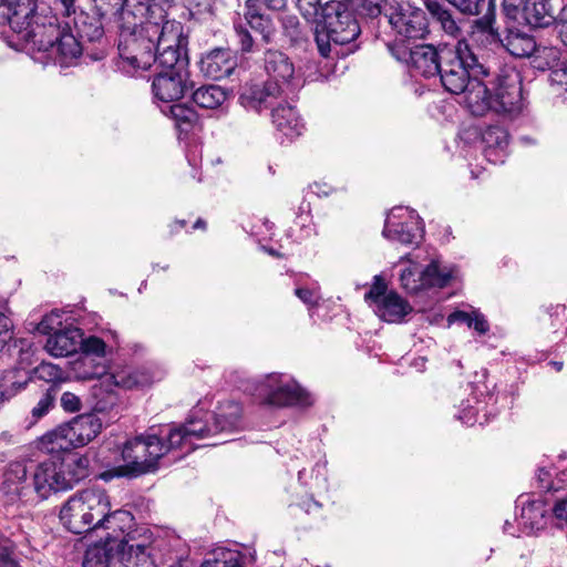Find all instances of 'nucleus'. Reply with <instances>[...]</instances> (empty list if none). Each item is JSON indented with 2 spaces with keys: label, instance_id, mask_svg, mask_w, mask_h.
I'll list each match as a JSON object with an SVG mask.
<instances>
[{
  "label": "nucleus",
  "instance_id": "f257e3e1",
  "mask_svg": "<svg viewBox=\"0 0 567 567\" xmlns=\"http://www.w3.org/2000/svg\"><path fill=\"white\" fill-rule=\"evenodd\" d=\"M474 85L465 101V109L473 116L493 114L503 120H513L523 112L522 79L515 70L498 74L491 82V87L486 83Z\"/></svg>",
  "mask_w": 567,
  "mask_h": 567
},
{
  "label": "nucleus",
  "instance_id": "f03ea898",
  "mask_svg": "<svg viewBox=\"0 0 567 567\" xmlns=\"http://www.w3.org/2000/svg\"><path fill=\"white\" fill-rule=\"evenodd\" d=\"M443 87L452 94H462L461 104L465 107L466 96L474 84H483L481 76L489 71L482 64L465 41L450 48H442L441 68L437 73Z\"/></svg>",
  "mask_w": 567,
  "mask_h": 567
},
{
  "label": "nucleus",
  "instance_id": "7ed1b4c3",
  "mask_svg": "<svg viewBox=\"0 0 567 567\" xmlns=\"http://www.w3.org/2000/svg\"><path fill=\"white\" fill-rule=\"evenodd\" d=\"M89 457L78 454L50 457L38 463L32 468L34 502H42L52 494L72 489L89 475Z\"/></svg>",
  "mask_w": 567,
  "mask_h": 567
},
{
  "label": "nucleus",
  "instance_id": "20e7f679",
  "mask_svg": "<svg viewBox=\"0 0 567 567\" xmlns=\"http://www.w3.org/2000/svg\"><path fill=\"white\" fill-rule=\"evenodd\" d=\"M229 413L219 411L194 412L186 422L179 426H165L167 441L174 450H182L184 454L195 449V441L210 437L217 433L233 431L240 420V406L234 402L228 404Z\"/></svg>",
  "mask_w": 567,
  "mask_h": 567
},
{
  "label": "nucleus",
  "instance_id": "39448f33",
  "mask_svg": "<svg viewBox=\"0 0 567 567\" xmlns=\"http://www.w3.org/2000/svg\"><path fill=\"white\" fill-rule=\"evenodd\" d=\"M264 70L268 80L262 84H252L240 95L245 107L260 112L272 105V101L286 89H295V65L290 58L279 50L269 49L264 53Z\"/></svg>",
  "mask_w": 567,
  "mask_h": 567
},
{
  "label": "nucleus",
  "instance_id": "423d86ee",
  "mask_svg": "<svg viewBox=\"0 0 567 567\" xmlns=\"http://www.w3.org/2000/svg\"><path fill=\"white\" fill-rule=\"evenodd\" d=\"M34 21L35 25L24 37L31 40L39 51L53 56L55 64L62 68L73 65L82 55L83 45L70 22H64L62 27L54 16H45L42 21Z\"/></svg>",
  "mask_w": 567,
  "mask_h": 567
},
{
  "label": "nucleus",
  "instance_id": "0eeeda50",
  "mask_svg": "<svg viewBox=\"0 0 567 567\" xmlns=\"http://www.w3.org/2000/svg\"><path fill=\"white\" fill-rule=\"evenodd\" d=\"M165 427L154 429L125 442L122 449L124 465L116 468L118 476H138L158 468V463L174 447L165 436Z\"/></svg>",
  "mask_w": 567,
  "mask_h": 567
},
{
  "label": "nucleus",
  "instance_id": "6e6552de",
  "mask_svg": "<svg viewBox=\"0 0 567 567\" xmlns=\"http://www.w3.org/2000/svg\"><path fill=\"white\" fill-rule=\"evenodd\" d=\"M163 22L146 21L141 27L120 29L117 69L133 76L140 70H147L154 62V49L157 35H152V27H162Z\"/></svg>",
  "mask_w": 567,
  "mask_h": 567
},
{
  "label": "nucleus",
  "instance_id": "1a4fd4ad",
  "mask_svg": "<svg viewBox=\"0 0 567 567\" xmlns=\"http://www.w3.org/2000/svg\"><path fill=\"white\" fill-rule=\"evenodd\" d=\"M111 508L106 493L100 488H86L72 495L61 507L60 520L73 534L97 528L96 520Z\"/></svg>",
  "mask_w": 567,
  "mask_h": 567
},
{
  "label": "nucleus",
  "instance_id": "9d476101",
  "mask_svg": "<svg viewBox=\"0 0 567 567\" xmlns=\"http://www.w3.org/2000/svg\"><path fill=\"white\" fill-rule=\"evenodd\" d=\"M251 394L261 403L277 408L312 404L310 393L286 373L272 372L254 381Z\"/></svg>",
  "mask_w": 567,
  "mask_h": 567
},
{
  "label": "nucleus",
  "instance_id": "9b49d317",
  "mask_svg": "<svg viewBox=\"0 0 567 567\" xmlns=\"http://www.w3.org/2000/svg\"><path fill=\"white\" fill-rule=\"evenodd\" d=\"M152 35H157L154 49V62L161 71H186L187 39L184 35V27L181 22L163 21L162 27H152Z\"/></svg>",
  "mask_w": 567,
  "mask_h": 567
},
{
  "label": "nucleus",
  "instance_id": "f8f14e48",
  "mask_svg": "<svg viewBox=\"0 0 567 567\" xmlns=\"http://www.w3.org/2000/svg\"><path fill=\"white\" fill-rule=\"evenodd\" d=\"M403 261L409 264L401 270L400 284L409 293H417L432 287L443 288L453 277L452 270L447 267L442 268L437 260H432L424 268L419 262L411 261L409 255L400 259V264Z\"/></svg>",
  "mask_w": 567,
  "mask_h": 567
},
{
  "label": "nucleus",
  "instance_id": "ddd939ff",
  "mask_svg": "<svg viewBox=\"0 0 567 567\" xmlns=\"http://www.w3.org/2000/svg\"><path fill=\"white\" fill-rule=\"evenodd\" d=\"M393 56L404 63L412 76H436L441 68L442 48L436 50L431 44L408 47L395 42L389 44Z\"/></svg>",
  "mask_w": 567,
  "mask_h": 567
},
{
  "label": "nucleus",
  "instance_id": "4468645a",
  "mask_svg": "<svg viewBox=\"0 0 567 567\" xmlns=\"http://www.w3.org/2000/svg\"><path fill=\"white\" fill-rule=\"evenodd\" d=\"M382 235L402 245H419L424 236V226L415 210L394 207L385 218Z\"/></svg>",
  "mask_w": 567,
  "mask_h": 567
},
{
  "label": "nucleus",
  "instance_id": "2eb2a0df",
  "mask_svg": "<svg viewBox=\"0 0 567 567\" xmlns=\"http://www.w3.org/2000/svg\"><path fill=\"white\" fill-rule=\"evenodd\" d=\"M396 41L422 39L427 33V20L423 10L409 3L391 7L385 14Z\"/></svg>",
  "mask_w": 567,
  "mask_h": 567
},
{
  "label": "nucleus",
  "instance_id": "dca6fc26",
  "mask_svg": "<svg viewBox=\"0 0 567 567\" xmlns=\"http://www.w3.org/2000/svg\"><path fill=\"white\" fill-rule=\"evenodd\" d=\"M322 28L329 30L336 44L352 42L360 34V27L348 6L341 1H328L322 8Z\"/></svg>",
  "mask_w": 567,
  "mask_h": 567
},
{
  "label": "nucleus",
  "instance_id": "f3484780",
  "mask_svg": "<svg viewBox=\"0 0 567 567\" xmlns=\"http://www.w3.org/2000/svg\"><path fill=\"white\" fill-rule=\"evenodd\" d=\"M37 9V0H0V24H9L18 33H28L35 25L34 20L42 21L45 17Z\"/></svg>",
  "mask_w": 567,
  "mask_h": 567
},
{
  "label": "nucleus",
  "instance_id": "a211bd4d",
  "mask_svg": "<svg viewBox=\"0 0 567 567\" xmlns=\"http://www.w3.org/2000/svg\"><path fill=\"white\" fill-rule=\"evenodd\" d=\"M520 506V514L515 518L524 535H536L544 530L551 520L548 501L540 498L532 499L529 496L520 495L517 499Z\"/></svg>",
  "mask_w": 567,
  "mask_h": 567
},
{
  "label": "nucleus",
  "instance_id": "6ab92c4d",
  "mask_svg": "<svg viewBox=\"0 0 567 567\" xmlns=\"http://www.w3.org/2000/svg\"><path fill=\"white\" fill-rule=\"evenodd\" d=\"M186 71H159L153 79L152 92L158 106H168L187 91Z\"/></svg>",
  "mask_w": 567,
  "mask_h": 567
},
{
  "label": "nucleus",
  "instance_id": "aec40b11",
  "mask_svg": "<svg viewBox=\"0 0 567 567\" xmlns=\"http://www.w3.org/2000/svg\"><path fill=\"white\" fill-rule=\"evenodd\" d=\"M473 394L472 398L462 401L455 417L468 426L483 425L495 414V398L491 393H484L478 386L473 389Z\"/></svg>",
  "mask_w": 567,
  "mask_h": 567
},
{
  "label": "nucleus",
  "instance_id": "412c9836",
  "mask_svg": "<svg viewBox=\"0 0 567 567\" xmlns=\"http://www.w3.org/2000/svg\"><path fill=\"white\" fill-rule=\"evenodd\" d=\"M122 3L117 13L120 29L126 27L134 29L146 23V21H166L155 0H123Z\"/></svg>",
  "mask_w": 567,
  "mask_h": 567
},
{
  "label": "nucleus",
  "instance_id": "4be33fe9",
  "mask_svg": "<svg viewBox=\"0 0 567 567\" xmlns=\"http://www.w3.org/2000/svg\"><path fill=\"white\" fill-rule=\"evenodd\" d=\"M33 471L24 461L9 463L4 473L2 487L9 495H14L23 502H34L32 491Z\"/></svg>",
  "mask_w": 567,
  "mask_h": 567
},
{
  "label": "nucleus",
  "instance_id": "5701e85b",
  "mask_svg": "<svg viewBox=\"0 0 567 567\" xmlns=\"http://www.w3.org/2000/svg\"><path fill=\"white\" fill-rule=\"evenodd\" d=\"M237 66V58L229 49H214L199 61L200 72L212 80L228 78Z\"/></svg>",
  "mask_w": 567,
  "mask_h": 567
},
{
  "label": "nucleus",
  "instance_id": "b1692460",
  "mask_svg": "<svg viewBox=\"0 0 567 567\" xmlns=\"http://www.w3.org/2000/svg\"><path fill=\"white\" fill-rule=\"evenodd\" d=\"M506 50L516 58H527L536 54V59H546L547 62L558 60V51L555 48H538L533 37L523 33H509L505 38Z\"/></svg>",
  "mask_w": 567,
  "mask_h": 567
},
{
  "label": "nucleus",
  "instance_id": "393cba45",
  "mask_svg": "<svg viewBox=\"0 0 567 567\" xmlns=\"http://www.w3.org/2000/svg\"><path fill=\"white\" fill-rule=\"evenodd\" d=\"M509 135L508 132L498 125L486 127L481 137L482 152L487 162L502 164L507 156Z\"/></svg>",
  "mask_w": 567,
  "mask_h": 567
},
{
  "label": "nucleus",
  "instance_id": "a878e982",
  "mask_svg": "<svg viewBox=\"0 0 567 567\" xmlns=\"http://www.w3.org/2000/svg\"><path fill=\"white\" fill-rule=\"evenodd\" d=\"M81 341L82 330L73 326H65L48 337L45 349L53 357H69L79 351Z\"/></svg>",
  "mask_w": 567,
  "mask_h": 567
},
{
  "label": "nucleus",
  "instance_id": "bb28decb",
  "mask_svg": "<svg viewBox=\"0 0 567 567\" xmlns=\"http://www.w3.org/2000/svg\"><path fill=\"white\" fill-rule=\"evenodd\" d=\"M70 436L76 447L89 444L102 430V422L96 414H81L66 423Z\"/></svg>",
  "mask_w": 567,
  "mask_h": 567
},
{
  "label": "nucleus",
  "instance_id": "cd10ccee",
  "mask_svg": "<svg viewBox=\"0 0 567 567\" xmlns=\"http://www.w3.org/2000/svg\"><path fill=\"white\" fill-rule=\"evenodd\" d=\"M375 315L389 323H400L412 312V306L398 292L389 291L385 298L374 307Z\"/></svg>",
  "mask_w": 567,
  "mask_h": 567
},
{
  "label": "nucleus",
  "instance_id": "c85d7f7f",
  "mask_svg": "<svg viewBox=\"0 0 567 567\" xmlns=\"http://www.w3.org/2000/svg\"><path fill=\"white\" fill-rule=\"evenodd\" d=\"M272 123L276 128L288 138H295L302 134L305 124L296 109L289 104L278 105L271 111Z\"/></svg>",
  "mask_w": 567,
  "mask_h": 567
},
{
  "label": "nucleus",
  "instance_id": "c756f323",
  "mask_svg": "<svg viewBox=\"0 0 567 567\" xmlns=\"http://www.w3.org/2000/svg\"><path fill=\"white\" fill-rule=\"evenodd\" d=\"M461 13L480 16L477 23L482 28H491L495 20V3L493 0H446Z\"/></svg>",
  "mask_w": 567,
  "mask_h": 567
},
{
  "label": "nucleus",
  "instance_id": "7c9ffc66",
  "mask_svg": "<svg viewBox=\"0 0 567 567\" xmlns=\"http://www.w3.org/2000/svg\"><path fill=\"white\" fill-rule=\"evenodd\" d=\"M519 18L533 28L548 27L555 20L549 0H525Z\"/></svg>",
  "mask_w": 567,
  "mask_h": 567
},
{
  "label": "nucleus",
  "instance_id": "2f4dec72",
  "mask_svg": "<svg viewBox=\"0 0 567 567\" xmlns=\"http://www.w3.org/2000/svg\"><path fill=\"white\" fill-rule=\"evenodd\" d=\"M536 483L540 492L557 493L567 489V464L557 467L540 465L536 472Z\"/></svg>",
  "mask_w": 567,
  "mask_h": 567
},
{
  "label": "nucleus",
  "instance_id": "473e14b6",
  "mask_svg": "<svg viewBox=\"0 0 567 567\" xmlns=\"http://www.w3.org/2000/svg\"><path fill=\"white\" fill-rule=\"evenodd\" d=\"M118 346V336L115 331H106L103 337L89 336L84 338L82 334L81 350L85 355H95L99 358L112 353Z\"/></svg>",
  "mask_w": 567,
  "mask_h": 567
},
{
  "label": "nucleus",
  "instance_id": "72a5a7b5",
  "mask_svg": "<svg viewBox=\"0 0 567 567\" xmlns=\"http://www.w3.org/2000/svg\"><path fill=\"white\" fill-rule=\"evenodd\" d=\"M114 384L124 389H137L151 385L155 378L146 368L125 369L112 374Z\"/></svg>",
  "mask_w": 567,
  "mask_h": 567
},
{
  "label": "nucleus",
  "instance_id": "f704fd0d",
  "mask_svg": "<svg viewBox=\"0 0 567 567\" xmlns=\"http://www.w3.org/2000/svg\"><path fill=\"white\" fill-rule=\"evenodd\" d=\"M228 94L219 85H203L196 89L192 94L193 102L200 109L216 110L227 100Z\"/></svg>",
  "mask_w": 567,
  "mask_h": 567
},
{
  "label": "nucleus",
  "instance_id": "c9c22d12",
  "mask_svg": "<svg viewBox=\"0 0 567 567\" xmlns=\"http://www.w3.org/2000/svg\"><path fill=\"white\" fill-rule=\"evenodd\" d=\"M71 27L81 42L82 40L96 42L104 35L102 22L99 19L89 17L84 11L79 16V19L71 20Z\"/></svg>",
  "mask_w": 567,
  "mask_h": 567
},
{
  "label": "nucleus",
  "instance_id": "e433bc0d",
  "mask_svg": "<svg viewBox=\"0 0 567 567\" xmlns=\"http://www.w3.org/2000/svg\"><path fill=\"white\" fill-rule=\"evenodd\" d=\"M245 19L248 25L260 33L266 42H269L274 33V24L269 16L261 13L257 7V0L246 1Z\"/></svg>",
  "mask_w": 567,
  "mask_h": 567
},
{
  "label": "nucleus",
  "instance_id": "4c0bfd02",
  "mask_svg": "<svg viewBox=\"0 0 567 567\" xmlns=\"http://www.w3.org/2000/svg\"><path fill=\"white\" fill-rule=\"evenodd\" d=\"M540 320L558 339L567 338V306L550 305L545 307Z\"/></svg>",
  "mask_w": 567,
  "mask_h": 567
},
{
  "label": "nucleus",
  "instance_id": "58836bf2",
  "mask_svg": "<svg viewBox=\"0 0 567 567\" xmlns=\"http://www.w3.org/2000/svg\"><path fill=\"white\" fill-rule=\"evenodd\" d=\"M41 444L50 453L78 449L73 439L70 436V430L68 429L66 423L45 433L41 439Z\"/></svg>",
  "mask_w": 567,
  "mask_h": 567
},
{
  "label": "nucleus",
  "instance_id": "ea45409f",
  "mask_svg": "<svg viewBox=\"0 0 567 567\" xmlns=\"http://www.w3.org/2000/svg\"><path fill=\"white\" fill-rule=\"evenodd\" d=\"M161 111L174 121L176 128L181 132H188L198 120L197 113L192 107L182 103L161 106Z\"/></svg>",
  "mask_w": 567,
  "mask_h": 567
},
{
  "label": "nucleus",
  "instance_id": "a19ab883",
  "mask_svg": "<svg viewBox=\"0 0 567 567\" xmlns=\"http://www.w3.org/2000/svg\"><path fill=\"white\" fill-rule=\"evenodd\" d=\"M29 378L22 370L6 371L0 378V405L25 388Z\"/></svg>",
  "mask_w": 567,
  "mask_h": 567
},
{
  "label": "nucleus",
  "instance_id": "79ce46f5",
  "mask_svg": "<svg viewBox=\"0 0 567 567\" xmlns=\"http://www.w3.org/2000/svg\"><path fill=\"white\" fill-rule=\"evenodd\" d=\"M424 2L427 11L441 24L442 29L450 35H457L460 28L445 3L440 0H425Z\"/></svg>",
  "mask_w": 567,
  "mask_h": 567
},
{
  "label": "nucleus",
  "instance_id": "37998d69",
  "mask_svg": "<svg viewBox=\"0 0 567 567\" xmlns=\"http://www.w3.org/2000/svg\"><path fill=\"white\" fill-rule=\"evenodd\" d=\"M559 38L567 47V24L559 27ZM546 66L550 70L548 78L550 85L557 91L567 93V60L557 64L546 62Z\"/></svg>",
  "mask_w": 567,
  "mask_h": 567
},
{
  "label": "nucleus",
  "instance_id": "c03bdc74",
  "mask_svg": "<svg viewBox=\"0 0 567 567\" xmlns=\"http://www.w3.org/2000/svg\"><path fill=\"white\" fill-rule=\"evenodd\" d=\"M133 515L127 511L117 509L110 513V509L96 520L97 528L118 529L125 533V528H130L133 523Z\"/></svg>",
  "mask_w": 567,
  "mask_h": 567
},
{
  "label": "nucleus",
  "instance_id": "a18cd8bd",
  "mask_svg": "<svg viewBox=\"0 0 567 567\" xmlns=\"http://www.w3.org/2000/svg\"><path fill=\"white\" fill-rule=\"evenodd\" d=\"M111 549L105 545L90 546L84 555L83 567H111Z\"/></svg>",
  "mask_w": 567,
  "mask_h": 567
},
{
  "label": "nucleus",
  "instance_id": "49530a36",
  "mask_svg": "<svg viewBox=\"0 0 567 567\" xmlns=\"http://www.w3.org/2000/svg\"><path fill=\"white\" fill-rule=\"evenodd\" d=\"M59 386L51 384L40 396L37 404L31 410V416L34 422L45 416L55 405Z\"/></svg>",
  "mask_w": 567,
  "mask_h": 567
},
{
  "label": "nucleus",
  "instance_id": "de8ad7c7",
  "mask_svg": "<svg viewBox=\"0 0 567 567\" xmlns=\"http://www.w3.org/2000/svg\"><path fill=\"white\" fill-rule=\"evenodd\" d=\"M51 2V9L54 13L50 16L65 19L64 22H70L73 19H79V16L82 13V8L79 3V0H49Z\"/></svg>",
  "mask_w": 567,
  "mask_h": 567
},
{
  "label": "nucleus",
  "instance_id": "09e8293b",
  "mask_svg": "<svg viewBox=\"0 0 567 567\" xmlns=\"http://www.w3.org/2000/svg\"><path fill=\"white\" fill-rule=\"evenodd\" d=\"M200 567H243L241 556L237 551L220 550L206 559Z\"/></svg>",
  "mask_w": 567,
  "mask_h": 567
},
{
  "label": "nucleus",
  "instance_id": "8fccbe9b",
  "mask_svg": "<svg viewBox=\"0 0 567 567\" xmlns=\"http://www.w3.org/2000/svg\"><path fill=\"white\" fill-rule=\"evenodd\" d=\"M34 378L55 384L64 380V371L56 364L42 362L33 370Z\"/></svg>",
  "mask_w": 567,
  "mask_h": 567
},
{
  "label": "nucleus",
  "instance_id": "3c124183",
  "mask_svg": "<svg viewBox=\"0 0 567 567\" xmlns=\"http://www.w3.org/2000/svg\"><path fill=\"white\" fill-rule=\"evenodd\" d=\"M0 567H21L16 558V544L0 534Z\"/></svg>",
  "mask_w": 567,
  "mask_h": 567
},
{
  "label": "nucleus",
  "instance_id": "603ef678",
  "mask_svg": "<svg viewBox=\"0 0 567 567\" xmlns=\"http://www.w3.org/2000/svg\"><path fill=\"white\" fill-rule=\"evenodd\" d=\"M62 317L63 312L61 310H52L50 313L45 315L42 320L38 324V331L43 334H52L53 332L63 329L62 326Z\"/></svg>",
  "mask_w": 567,
  "mask_h": 567
},
{
  "label": "nucleus",
  "instance_id": "864d4df0",
  "mask_svg": "<svg viewBox=\"0 0 567 567\" xmlns=\"http://www.w3.org/2000/svg\"><path fill=\"white\" fill-rule=\"evenodd\" d=\"M315 40L318 47L319 53L327 58L331 51V42L334 43V38L329 30L322 28V21H317L315 29Z\"/></svg>",
  "mask_w": 567,
  "mask_h": 567
},
{
  "label": "nucleus",
  "instance_id": "5fc2aeb1",
  "mask_svg": "<svg viewBox=\"0 0 567 567\" xmlns=\"http://www.w3.org/2000/svg\"><path fill=\"white\" fill-rule=\"evenodd\" d=\"M297 7L307 21L317 22L319 13L322 18V8L320 0H297Z\"/></svg>",
  "mask_w": 567,
  "mask_h": 567
},
{
  "label": "nucleus",
  "instance_id": "6e6d98bb",
  "mask_svg": "<svg viewBox=\"0 0 567 567\" xmlns=\"http://www.w3.org/2000/svg\"><path fill=\"white\" fill-rule=\"evenodd\" d=\"M123 0H93L94 8L100 18L116 17Z\"/></svg>",
  "mask_w": 567,
  "mask_h": 567
},
{
  "label": "nucleus",
  "instance_id": "4d7b16f0",
  "mask_svg": "<svg viewBox=\"0 0 567 567\" xmlns=\"http://www.w3.org/2000/svg\"><path fill=\"white\" fill-rule=\"evenodd\" d=\"M386 284L380 276H374L373 285L364 296L365 300H370L375 307L381 302L382 298L386 297Z\"/></svg>",
  "mask_w": 567,
  "mask_h": 567
},
{
  "label": "nucleus",
  "instance_id": "13d9d810",
  "mask_svg": "<svg viewBox=\"0 0 567 567\" xmlns=\"http://www.w3.org/2000/svg\"><path fill=\"white\" fill-rule=\"evenodd\" d=\"M234 30L237 37V42L243 53H249L254 50V39L249 31L241 23H236Z\"/></svg>",
  "mask_w": 567,
  "mask_h": 567
},
{
  "label": "nucleus",
  "instance_id": "bf43d9fd",
  "mask_svg": "<svg viewBox=\"0 0 567 567\" xmlns=\"http://www.w3.org/2000/svg\"><path fill=\"white\" fill-rule=\"evenodd\" d=\"M60 403L62 409L68 413H76L82 409V400L72 392H64L61 395Z\"/></svg>",
  "mask_w": 567,
  "mask_h": 567
},
{
  "label": "nucleus",
  "instance_id": "052dcab7",
  "mask_svg": "<svg viewBox=\"0 0 567 567\" xmlns=\"http://www.w3.org/2000/svg\"><path fill=\"white\" fill-rule=\"evenodd\" d=\"M525 0H503L504 14L514 21H518Z\"/></svg>",
  "mask_w": 567,
  "mask_h": 567
},
{
  "label": "nucleus",
  "instance_id": "680f3d73",
  "mask_svg": "<svg viewBox=\"0 0 567 567\" xmlns=\"http://www.w3.org/2000/svg\"><path fill=\"white\" fill-rule=\"evenodd\" d=\"M385 0H358V8L367 16L373 18L381 13Z\"/></svg>",
  "mask_w": 567,
  "mask_h": 567
},
{
  "label": "nucleus",
  "instance_id": "e2e57ef3",
  "mask_svg": "<svg viewBox=\"0 0 567 567\" xmlns=\"http://www.w3.org/2000/svg\"><path fill=\"white\" fill-rule=\"evenodd\" d=\"M551 519L555 518L559 523H567V499L556 498L554 505L549 506Z\"/></svg>",
  "mask_w": 567,
  "mask_h": 567
},
{
  "label": "nucleus",
  "instance_id": "0e129e2a",
  "mask_svg": "<svg viewBox=\"0 0 567 567\" xmlns=\"http://www.w3.org/2000/svg\"><path fill=\"white\" fill-rule=\"evenodd\" d=\"M296 296L306 305L315 306L320 299V293L317 289L299 287L295 290Z\"/></svg>",
  "mask_w": 567,
  "mask_h": 567
},
{
  "label": "nucleus",
  "instance_id": "69168bd1",
  "mask_svg": "<svg viewBox=\"0 0 567 567\" xmlns=\"http://www.w3.org/2000/svg\"><path fill=\"white\" fill-rule=\"evenodd\" d=\"M12 327V320L0 311V349L4 346L7 340L10 339Z\"/></svg>",
  "mask_w": 567,
  "mask_h": 567
},
{
  "label": "nucleus",
  "instance_id": "338daca9",
  "mask_svg": "<svg viewBox=\"0 0 567 567\" xmlns=\"http://www.w3.org/2000/svg\"><path fill=\"white\" fill-rule=\"evenodd\" d=\"M472 328L480 334H485L489 330V324L483 313L478 310H473Z\"/></svg>",
  "mask_w": 567,
  "mask_h": 567
},
{
  "label": "nucleus",
  "instance_id": "774afa93",
  "mask_svg": "<svg viewBox=\"0 0 567 567\" xmlns=\"http://www.w3.org/2000/svg\"><path fill=\"white\" fill-rule=\"evenodd\" d=\"M472 316H473V310L471 312H466L463 310H455L447 316V323H449V326H451L455 322H461V323H465L468 328H472V321H471Z\"/></svg>",
  "mask_w": 567,
  "mask_h": 567
}]
</instances>
